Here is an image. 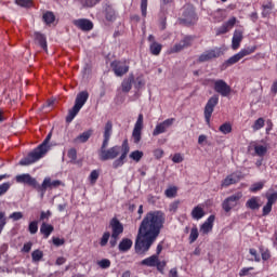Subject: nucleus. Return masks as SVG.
I'll use <instances>...</instances> for the list:
<instances>
[{"label":"nucleus","instance_id":"21","mask_svg":"<svg viewBox=\"0 0 277 277\" xmlns=\"http://www.w3.org/2000/svg\"><path fill=\"white\" fill-rule=\"evenodd\" d=\"M243 40V31L235 30L232 39V49L237 51L241 47V41Z\"/></svg>","mask_w":277,"mask_h":277},{"label":"nucleus","instance_id":"39","mask_svg":"<svg viewBox=\"0 0 277 277\" xmlns=\"http://www.w3.org/2000/svg\"><path fill=\"white\" fill-rule=\"evenodd\" d=\"M265 127V119L263 117H260L258 120L254 121L252 129L253 131H261Z\"/></svg>","mask_w":277,"mask_h":277},{"label":"nucleus","instance_id":"46","mask_svg":"<svg viewBox=\"0 0 277 277\" xmlns=\"http://www.w3.org/2000/svg\"><path fill=\"white\" fill-rule=\"evenodd\" d=\"M148 10V0H141V14L143 18H146Z\"/></svg>","mask_w":277,"mask_h":277},{"label":"nucleus","instance_id":"63","mask_svg":"<svg viewBox=\"0 0 277 277\" xmlns=\"http://www.w3.org/2000/svg\"><path fill=\"white\" fill-rule=\"evenodd\" d=\"M252 269H254V267H245L240 271L239 276H247L248 272H252Z\"/></svg>","mask_w":277,"mask_h":277},{"label":"nucleus","instance_id":"47","mask_svg":"<svg viewBox=\"0 0 277 277\" xmlns=\"http://www.w3.org/2000/svg\"><path fill=\"white\" fill-rule=\"evenodd\" d=\"M28 233H30V235H36V233H38V221H32L29 223Z\"/></svg>","mask_w":277,"mask_h":277},{"label":"nucleus","instance_id":"30","mask_svg":"<svg viewBox=\"0 0 277 277\" xmlns=\"http://www.w3.org/2000/svg\"><path fill=\"white\" fill-rule=\"evenodd\" d=\"M163 49V45L157 41H154L149 44V52L151 55H161V51Z\"/></svg>","mask_w":277,"mask_h":277},{"label":"nucleus","instance_id":"19","mask_svg":"<svg viewBox=\"0 0 277 277\" xmlns=\"http://www.w3.org/2000/svg\"><path fill=\"white\" fill-rule=\"evenodd\" d=\"M207 213L205 212V206L202 205H197L196 207L193 208L190 212V216L193 220H196L197 222L199 220H202Z\"/></svg>","mask_w":277,"mask_h":277},{"label":"nucleus","instance_id":"22","mask_svg":"<svg viewBox=\"0 0 277 277\" xmlns=\"http://www.w3.org/2000/svg\"><path fill=\"white\" fill-rule=\"evenodd\" d=\"M247 209H251V211H256L261 209V197H251L247 202H246Z\"/></svg>","mask_w":277,"mask_h":277},{"label":"nucleus","instance_id":"13","mask_svg":"<svg viewBox=\"0 0 277 277\" xmlns=\"http://www.w3.org/2000/svg\"><path fill=\"white\" fill-rule=\"evenodd\" d=\"M214 91L221 96L226 97L230 94V92H233V89L230 85H228V83H226V81L219 79L214 81Z\"/></svg>","mask_w":277,"mask_h":277},{"label":"nucleus","instance_id":"20","mask_svg":"<svg viewBox=\"0 0 277 277\" xmlns=\"http://www.w3.org/2000/svg\"><path fill=\"white\" fill-rule=\"evenodd\" d=\"M89 98H90V93H88V91H81L76 96L75 105L77 107H80V109H82L83 105H85V103H88Z\"/></svg>","mask_w":277,"mask_h":277},{"label":"nucleus","instance_id":"24","mask_svg":"<svg viewBox=\"0 0 277 277\" xmlns=\"http://www.w3.org/2000/svg\"><path fill=\"white\" fill-rule=\"evenodd\" d=\"M55 230V227L49 223H42L40 226V233L43 235V239H49L51 234Z\"/></svg>","mask_w":277,"mask_h":277},{"label":"nucleus","instance_id":"5","mask_svg":"<svg viewBox=\"0 0 277 277\" xmlns=\"http://www.w3.org/2000/svg\"><path fill=\"white\" fill-rule=\"evenodd\" d=\"M110 68L114 71L115 77H124L131 67L127 60H115L110 63Z\"/></svg>","mask_w":277,"mask_h":277},{"label":"nucleus","instance_id":"28","mask_svg":"<svg viewBox=\"0 0 277 277\" xmlns=\"http://www.w3.org/2000/svg\"><path fill=\"white\" fill-rule=\"evenodd\" d=\"M35 40L38 42L41 49H43V51H48L47 36L41 32H35Z\"/></svg>","mask_w":277,"mask_h":277},{"label":"nucleus","instance_id":"4","mask_svg":"<svg viewBox=\"0 0 277 277\" xmlns=\"http://www.w3.org/2000/svg\"><path fill=\"white\" fill-rule=\"evenodd\" d=\"M110 228H111V235L109 240L110 248H116L118 245V239H120V235L124 232V226H122V223L116 217L111 219L110 221Z\"/></svg>","mask_w":277,"mask_h":277},{"label":"nucleus","instance_id":"54","mask_svg":"<svg viewBox=\"0 0 277 277\" xmlns=\"http://www.w3.org/2000/svg\"><path fill=\"white\" fill-rule=\"evenodd\" d=\"M272 207H274V205L267 201L266 205L263 207L262 215H269V213H272Z\"/></svg>","mask_w":277,"mask_h":277},{"label":"nucleus","instance_id":"40","mask_svg":"<svg viewBox=\"0 0 277 277\" xmlns=\"http://www.w3.org/2000/svg\"><path fill=\"white\" fill-rule=\"evenodd\" d=\"M109 239H111V234L109 232H105L100 240V246L105 248V246L109 243Z\"/></svg>","mask_w":277,"mask_h":277},{"label":"nucleus","instance_id":"37","mask_svg":"<svg viewBox=\"0 0 277 277\" xmlns=\"http://www.w3.org/2000/svg\"><path fill=\"white\" fill-rule=\"evenodd\" d=\"M254 151L258 157H265V155H267V147L263 145H255Z\"/></svg>","mask_w":277,"mask_h":277},{"label":"nucleus","instance_id":"26","mask_svg":"<svg viewBox=\"0 0 277 277\" xmlns=\"http://www.w3.org/2000/svg\"><path fill=\"white\" fill-rule=\"evenodd\" d=\"M105 18L106 21L114 23V21H116L117 15H116V10L114 9V6L107 4L105 8Z\"/></svg>","mask_w":277,"mask_h":277},{"label":"nucleus","instance_id":"44","mask_svg":"<svg viewBox=\"0 0 277 277\" xmlns=\"http://www.w3.org/2000/svg\"><path fill=\"white\" fill-rule=\"evenodd\" d=\"M97 265L101 269H109V267H111V261H109V259H103L97 262Z\"/></svg>","mask_w":277,"mask_h":277},{"label":"nucleus","instance_id":"55","mask_svg":"<svg viewBox=\"0 0 277 277\" xmlns=\"http://www.w3.org/2000/svg\"><path fill=\"white\" fill-rule=\"evenodd\" d=\"M249 254L254 258L253 260L255 261V263H261V255H259L256 249H250Z\"/></svg>","mask_w":277,"mask_h":277},{"label":"nucleus","instance_id":"62","mask_svg":"<svg viewBox=\"0 0 277 277\" xmlns=\"http://www.w3.org/2000/svg\"><path fill=\"white\" fill-rule=\"evenodd\" d=\"M154 157H156V159H161V157H163V149H155Z\"/></svg>","mask_w":277,"mask_h":277},{"label":"nucleus","instance_id":"6","mask_svg":"<svg viewBox=\"0 0 277 277\" xmlns=\"http://www.w3.org/2000/svg\"><path fill=\"white\" fill-rule=\"evenodd\" d=\"M141 265H143L144 267H156V269H158V272L163 274V269H166V265H168V262L160 261L159 256L153 254L149 258L144 259L141 262Z\"/></svg>","mask_w":277,"mask_h":277},{"label":"nucleus","instance_id":"14","mask_svg":"<svg viewBox=\"0 0 277 277\" xmlns=\"http://www.w3.org/2000/svg\"><path fill=\"white\" fill-rule=\"evenodd\" d=\"M175 120L176 119H174V118H169V119H166L164 121L158 123L153 131L154 137H156L157 135H161V133H166L168 131V129H170V127H172L174 124Z\"/></svg>","mask_w":277,"mask_h":277},{"label":"nucleus","instance_id":"2","mask_svg":"<svg viewBox=\"0 0 277 277\" xmlns=\"http://www.w3.org/2000/svg\"><path fill=\"white\" fill-rule=\"evenodd\" d=\"M111 135H114V122L108 120L104 127L103 143L101 148L97 150L98 159L100 161H111L120 155L121 150L120 157L113 162L114 168H120L121 166H124V159H127L131 147L129 146V140L126 138L121 146L115 145L107 149Z\"/></svg>","mask_w":277,"mask_h":277},{"label":"nucleus","instance_id":"49","mask_svg":"<svg viewBox=\"0 0 277 277\" xmlns=\"http://www.w3.org/2000/svg\"><path fill=\"white\" fill-rule=\"evenodd\" d=\"M185 47L183 43L180 41L179 43H175L170 50L169 53H181Z\"/></svg>","mask_w":277,"mask_h":277},{"label":"nucleus","instance_id":"56","mask_svg":"<svg viewBox=\"0 0 277 277\" xmlns=\"http://www.w3.org/2000/svg\"><path fill=\"white\" fill-rule=\"evenodd\" d=\"M10 219L13 222H18V220H23V212H13L10 214Z\"/></svg>","mask_w":277,"mask_h":277},{"label":"nucleus","instance_id":"7","mask_svg":"<svg viewBox=\"0 0 277 277\" xmlns=\"http://www.w3.org/2000/svg\"><path fill=\"white\" fill-rule=\"evenodd\" d=\"M217 103H220L219 95H213L208 100V102L205 106V110H203L205 120H206L207 124H211V116H213V111H214Z\"/></svg>","mask_w":277,"mask_h":277},{"label":"nucleus","instance_id":"45","mask_svg":"<svg viewBox=\"0 0 277 277\" xmlns=\"http://www.w3.org/2000/svg\"><path fill=\"white\" fill-rule=\"evenodd\" d=\"M5 224H8V217H5V212L0 211V235L1 233H3Z\"/></svg>","mask_w":277,"mask_h":277},{"label":"nucleus","instance_id":"3","mask_svg":"<svg viewBox=\"0 0 277 277\" xmlns=\"http://www.w3.org/2000/svg\"><path fill=\"white\" fill-rule=\"evenodd\" d=\"M52 134L49 133L43 142L32 149L28 155L19 160V166H31L36 161H40L45 153H49V142H51Z\"/></svg>","mask_w":277,"mask_h":277},{"label":"nucleus","instance_id":"50","mask_svg":"<svg viewBox=\"0 0 277 277\" xmlns=\"http://www.w3.org/2000/svg\"><path fill=\"white\" fill-rule=\"evenodd\" d=\"M67 157H68V159H70L71 163H75L77 161V149L70 148L67 151Z\"/></svg>","mask_w":277,"mask_h":277},{"label":"nucleus","instance_id":"64","mask_svg":"<svg viewBox=\"0 0 277 277\" xmlns=\"http://www.w3.org/2000/svg\"><path fill=\"white\" fill-rule=\"evenodd\" d=\"M262 8H263L264 12H266V10H274V3H272V2L264 3L262 5Z\"/></svg>","mask_w":277,"mask_h":277},{"label":"nucleus","instance_id":"23","mask_svg":"<svg viewBox=\"0 0 277 277\" xmlns=\"http://www.w3.org/2000/svg\"><path fill=\"white\" fill-rule=\"evenodd\" d=\"M92 133H94L93 130L82 132L80 135L74 138V144H85V142L92 137Z\"/></svg>","mask_w":277,"mask_h":277},{"label":"nucleus","instance_id":"12","mask_svg":"<svg viewBox=\"0 0 277 277\" xmlns=\"http://www.w3.org/2000/svg\"><path fill=\"white\" fill-rule=\"evenodd\" d=\"M144 129V115L140 114L137 120L134 124V129L132 132V137L134 144L142 142V130Z\"/></svg>","mask_w":277,"mask_h":277},{"label":"nucleus","instance_id":"27","mask_svg":"<svg viewBox=\"0 0 277 277\" xmlns=\"http://www.w3.org/2000/svg\"><path fill=\"white\" fill-rule=\"evenodd\" d=\"M81 111V108L77 106L76 104L72 106L71 109L68 110V114L66 116V122L70 123L75 118H77V115Z\"/></svg>","mask_w":277,"mask_h":277},{"label":"nucleus","instance_id":"33","mask_svg":"<svg viewBox=\"0 0 277 277\" xmlns=\"http://www.w3.org/2000/svg\"><path fill=\"white\" fill-rule=\"evenodd\" d=\"M42 19L45 25H53V23H55V14L51 11H48L43 14Z\"/></svg>","mask_w":277,"mask_h":277},{"label":"nucleus","instance_id":"9","mask_svg":"<svg viewBox=\"0 0 277 277\" xmlns=\"http://www.w3.org/2000/svg\"><path fill=\"white\" fill-rule=\"evenodd\" d=\"M60 185H64V183L60 180H51V177H45L41 185L38 187L39 194H41V198H44L47 194V189H55L60 187Z\"/></svg>","mask_w":277,"mask_h":277},{"label":"nucleus","instance_id":"35","mask_svg":"<svg viewBox=\"0 0 277 277\" xmlns=\"http://www.w3.org/2000/svg\"><path fill=\"white\" fill-rule=\"evenodd\" d=\"M143 157H144V151L142 150H134L130 154V159H132V161H135L136 163H140Z\"/></svg>","mask_w":277,"mask_h":277},{"label":"nucleus","instance_id":"32","mask_svg":"<svg viewBox=\"0 0 277 277\" xmlns=\"http://www.w3.org/2000/svg\"><path fill=\"white\" fill-rule=\"evenodd\" d=\"M266 199H267V202H269L271 205H276V202H277V188H276V190L271 188L266 193Z\"/></svg>","mask_w":277,"mask_h":277},{"label":"nucleus","instance_id":"61","mask_svg":"<svg viewBox=\"0 0 277 277\" xmlns=\"http://www.w3.org/2000/svg\"><path fill=\"white\" fill-rule=\"evenodd\" d=\"M32 246H34V243H31V242H26V243H24V247H23V249H22V252H30Z\"/></svg>","mask_w":277,"mask_h":277},{"label":"nucleus","instance_id":"34","mask_svg":"<svg viewBox=\"0 0 277 277\" xmlns=\"http://www.w3.org/2000/svg\"><path fill=\"white\" fill-rule=\"evenodd\" d=\"M256 51V45L253 47H248L245 49H241L238 53L240 55V57H247V55H252V53H254Z\"/></svg>","mask_w":277,"mask_h":277},{"label":"nucleus","instance_id":"51","mask_svg":"<svg viewBox=\"0 0 277 277\" xmlns=\"http://www.w3.org/2000/svg\"><path fill=\"white\" fill-rule=\"evenodd\" d=\"M180 42H182V45L184 47V49H187L188 47H192V42H194V37L186 36Z\"/></svg>","mask_w":277,"mask_h":277},{"label":"nucleus","instance_id":"42","mask_svg":"<svg viewBox=\"0 0 277 277\" xmlns=\"http://www.w3.org/2000/svg\"><path fill=\"white\" fill-rule=\"evenodd\" d=\"M219 131H221V133L224 135H228V133H232L233 131V126H230V123H223L220 126Z\"/></svg>","mask_w":277,"mask_h":277},{"label":"nucleus","instance_id":"48","mask_svg":"<svg viewBox=\"0 0 277 277\" xmlns=\"http://www.w3.org/2000/svg\"><path fill=\"white\" fill-rule=\"evenodd\" d=\"M15 3L21 8H31V5H34L31 0H15Z\"/></svg>","mask_w":277,"mask_h":277},{"label":"nucleus","instance_id":"8","mask_svg":"<svg viewBox=\"0 0 277 277\" xmlns=\"http://www.w3.org/2000/svg\"><path fill=\"white\" fill-rule=\"evenodd\" d=\"M179 22L181 25H196L198 23V15H196L194 8H186L183 12V17L179 18Z\"/></svg>","mask_w":277,"mask_h":277},{"label":"nucleus","instance_id":"16","mask_svg":"<svg viewBox=\"0 0 277 277\" xmlns=\"http://www.w3.org/2000/svg\"><path fill=\"white\" fill-rule=\"evenodd\" d=\"M16 183H23V185H28L29 187H34V189H37L38 192V181H36L35 177H31V175L29 174H22V175H17L15 177Z\"/></svg>","mask_w":277,"mask_h":277},{"label":"nucleus","instance_id":"43","mask_svg":"<svg viewBox=\"0 0 277 277\" xmlns=\"http://www.w3.org/2000/svg\"><path fill=\"white\" fill-rule=\"evenodd\" d=\"M10 187H12V183H10V182L0 184V197L5 196V194H8V192H10Z\"/></svg>","mask_w":277,"mask_h":277},{"label":"nucleus","instance_id":"59","mask_svg":"<svg viewBox=\"0 0 277 277\" xmlns=\"http://www.w3.org/2000/svg\"><path fill=\"white\" fill-rule=\"evenodd\" d=\"M53 243L54 246H56L57 248H60V246H64V243H66V241L64 240V238H53Z\"/></svg>","mask_w":277,"mask_h":277},{"label":"nucleus","instance_id":"11","mask_svg":"<svg viewBox=\"0 0 277 277\" xmlns=\"http://www.w3.org/2000/svg\"><path fill=\"white\" fill-rule=\"evenodd\" d=\"M220 55H222V50L220 48L206 50L199 55L197 62L198 64H203L205 62H211V60H217Z\"/></svg>","mask_w":277,"mask_h":277},{"label":"nucleus","instance_id":"41","mask_svg":"<svg viewBox=\"0 0 277 277\" xmlns=\"http://www.w3.org/2000/svg\"><path fill=\"white\" fill-rule=\"evenodd\" d=\"M199 233H198V227H193L192 229H190V234H189V243H194L197 239H198V237H199Z\"/></svg>","mask_w":277,"mask_h":277},{"label":"nucleus","instance_id":"38","mask_svg":"<svg viewBox=\"0 0 277 277\" xmlns=\"http://www.w3.org/2000/svg\"><path fill=\"white\" fill-rule=\"evenodd\" d=\"M263 187H265L264 181L252 184L249 189L252 194H256V192H261Z\"/></svg>","mask_w":277,"mask_h":277},{"label":"nucleus","instance_id":"60","mask_svg":"<svg viewBox=\"0 0 277 277\" xmlns=\"http://www.w3.org/2000/svg\"><path fill=\"white\" fill-rule=\"evenodd\" d=\"M262 261H269L272 259V254L269 253V250L262 251Z\"/></svg>","mask_w":277,"mask_h":277},{"label":"nucleus","instance_id":"31","mask_svg":"<svg viewBox=\"0 0 277 277\" xmlns=\"http://www.w3.org/2000/svg\"><path fill=\"white\" fill-rule=\"evenodd\" d=\"M240 60H242L241 54H239V52L233 56H230L227 61H225L223 63V67L224 68H228V66H233L235 64H237V62H240Z\"/></svg>","mask_w":277,"mask_h":277},{"label":"nucleus","instance_id":"10","mask_svg":"<svg viewBox=\"0 0 277 277\" xmlns=\"http://www.w3.org/2000/svg\"><path fill=\"white\" fill-rule=\"evenodd\" d=\"M241 198H243V194L241 193H236L227 197L222 203V208L225 213H229L232 209H235V207L239 205V200H241Z\"/></svg>","mask_w":277,"mask_h":277},{"label":"nucleus","instance_id":"36","mask_svg":"<svg viewBox=\"0 0 277 277\" xmlns=\"http://www.w3.org/2000/svg\"><path fill=\"white\" fill-rule=\"evenodd\" d=\"M44 256V253L41 250H35L31 253L32 263H40L42 261V258Z\"/></svg>","mask_w":277,"mask_h":277},{"label":"nucleus","instance_id":"15","mask_svg":"<svg viewBox=\"0 0 277 277\" xmlns=\"http://www.w3.org/2000/svg\"><path fill=\"white\" fill-rule=\"evenodd\" d=\"M235 25H237V17H230L227 22L223 23L222 26L215 28V35L224 36V34H228Z\"/></svg>","mask_w":277,"mask_h":277},{"label":"nucleus","instance_id":"57","mask_svg":"<svg viewBox=\"0 0 277 277\" xmlns=\"http://www.w3.org/2000/svg\"><path fill=\"white\" fill-rule=\"evenodd\" d=\"M183 155L181 154H174L173 158H172V161L173 163H183Z\"/></svg>","mask_w":277,"mask_h":277},{"label":"nucleus","instance_id":"1","mask_svg":"<svg viewBox=\"0 0 277 277\" xmlns=\"http://www.w3.org/2000/svg\"><path fill=\"white\" fill-rule=\"evenodd\" d=\"M166 216L161 211H151L145 215L141 222L135 241L136 254L144 255L150 250V246H153L157 237H159Z\"/></svg>","mask_w":277,"mask_h":277},{"label":"nucleus","instance_id":"18","mask_svg":"<svg viewBox=\"0 0 277 277\" xmlns=\"http://www.w3.org/2000/svg\"><path fill=\"white\" fill-rule=\"evenodd\" d=\"M215 222V215L211 214L199 228V233L201 235H209V233L213 232V224Z\"/></svg>","mask_w":277,"mask_h":277},{"label":"nucleus","instance_id":"17","mask_svg":"<svg viewBox=\"0 0 277 277\" xmlns=\"http://www.w3.org/2000/svg\"><path fill=\"white\" fill-rule=\"evenodd\" d=\"M72 25L81 31H92L94 29V23L88 18H78L72 21Z\"/></svg>","mask_w":277,"mask_h":277},{"label":"nucleus","instance_id":"29","mask_svg":"<svg viewBox=\"0 0 277 277\" xmlns=\"http://www.w3.org/2000/svg\"><path fill=\"white\" fill-rule=\"evenodd\" d=\"M133 247V241L129 238H123L119 243V251L120 252H129Z\"/></svg>","mask_w":277,"mask_h":277},{"label":"nucleus","instance_id":"25","mask_svg":"<svg viewBox=\"0 0 277 277\" xmlns=\"http://www.w3.org/2000/svg\"><path fill=\"white\" fill-rule=\"evenodd\" d=\"M135 81V77L133 74H131L127 79H123L121 83V90L122 92H131V89L133 88V82Z\"/></svg>","mask_w":277,"mask_h":277},{"label":"nucleus","instance_id":"52","mask_svg":"<svg viewBox=\"0 0 277 277\" xmlns=\"http://www.w3.org/2000/svg\"><path fill=\"white\" fill-rule=\"evenodd\" d=\"M176 190L175 186H171L166 189L164 196H167V198H174V196H176Z\"/></svg>","mask_w":277,"mask_h":277},{"label":"nucleus","instance_id":"58","mask_svg":"<svg viewBox=\"0 0 277 277\" xmlns=\"http://www.w3.org/2000/svg\"><path fill=\"white\" fill-rule=\"evenodd\" d=\"M51 215H53V213L51 212V210L48 211H41L40 213V220H49V217H51Z\"/></svg>","mask_w":277,"mask_h":277},{"label":"nucleus","instance_id":"53","mask_svg":"<svg viewBox=\"0 0 277 277\" xmlns=\"http://www.w3.org/2000/svg\"><path fill=\"white\" fill-rule=\"evenodd\" d=\"M237 183V180L233 179V175H227V179H225L222 183L223 187H228L229 185H235Z\"/></svg>","mask_w":277,"mask_h":277}]
</instances>
